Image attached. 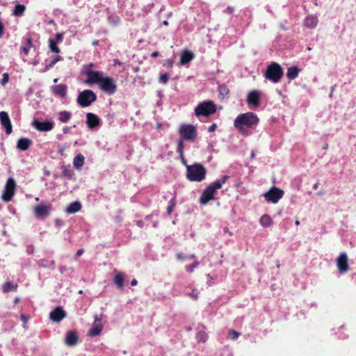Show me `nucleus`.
<instances>
[{"mask_svg":"<svg viewBox=\"0 0 356 356\" xmlns=\"http://www.w3.org/2000/svg\"><path fill=\"white\" fill-rule=\"evenodd\" d=\"M180 138L178 140L177 152L179 154L184 163H186L184 156V141L188 140L193 142L197 136V129L195 126L188 124H181L178 129Z\"/></svg>","mask_w":356,"mask_h":356,"instance_id":"f257e3e1","label":"nucleus"},{"mask_svg":"<svg viewBox=\"0 0 356 356\" xmlns=\"http://www.w3.org/2000/svg\"><path fill=\"white\" fill-rule=\"evenodd\" d=\"M259 122L257 115L252 112L238 115L234 122L235 128L243 136L248 135V128L256 127Z\"/></svg>","mask_w":356,"mask_h":356,"instance_id":"f03ea898","label":"nucleus"},{"mask_svg":"<svg viewBox=\"0 0 356 356\" xmlns=\"http://www.w3.org/2000/svg\"><path fill=\"white\" fill-rule=\"evenodd\" d=\"M228 179V175H224L220 179H218L215 181L213 183L209 185L202 192L200 197V203L201 204H206L210 200H213V195L216 191L221 188L222 184H224Z\"/></svg>","mask_w":356,"mask_h":356,"instance_id":"7ed1b4c3","label":"nucleus"},{"mask_svg":"<svg viewBox=\"0 0 356 356\" xmlns=\"http://www.w3.org/2000/svg\"><path fill=\"white\" fill-rule=\"evenodd\" d=\"M207 175V169L199 163L186 165V178L191 181L200 182Z\"/></svg>","mask_w":356,"mask_h":356,"instance_id":"20e7f679","label":"nucleus"},{"mask_svg":"<svg viewBox=\"0 0 356 356\" xmlns=\"http://www.w3.org/2000/svg\"><path fill=\"white\" fill-rule=\"evenodd\" d=\"M283 74V69L280 65L277 63L273 62L267 67L265 77L273 83H277L280 81Z\"/></svg>","mask_w":356,"mask_h":356,"instance_id":"39448f33","label":"nucleus"},{"mask_svg":"<svg viewBox=\"0 0 356 356\" xmlns=\"http://www.w3.org/2000/svg\"><path fill=\"white\" fill-rule=\"evenodd\" d=\"M216 106L211 101H204L199 104L195 108V114L196 116H209L215 113Z\"/></svg>","mask_w":356,"mask_h":356,"instance_id":"423d86ee","label":"nucleus"},{"mask_svg":"<svg viewBox=\"0 0 356 356\" xmlns=\"http://www.w3.org/2000/svg\"><path fill=\"white\" fill-rule=\"evenodd\" d=\"M97 100L96 94L91 90L81 92L76 99L77 103L82 107L89 106Z\"/></svg>","mask_w":356,"mask_h":356,"instance_id":"0eeeda50","label":"nucleus"},{"mask_svg":"<svg viewBox=\"0 0 356 356\" xmlns=\"http://www.w3.org/2000/svg\"><path fill=\"white\" fill-rule=\"evenodd\" d=\"M16 187L17 185L15 180L12 177L8 178L6 183L3 193L1 196L2 200L6 202L11 201L13 195L15 193Z\"/></svg>","mask_w":356,"mask_h":356,"instance_id":"6e6552de","label":"nucleus"},{"mask_svg":"<svg viewBox=\"0 0 356 356\" xmlns=\"http://www.w3.org/2000/svg\"><path fill=\"white\" fill-rule=\"evenodd\" d=\"M99 87L103 92L109 95H113L117 91L115 81L109 76L103 77Z\"/></svg>","mask_w":356,"mask_h":356,"instance_id":"1a4fd4ad","label":"nucleus"},{"mask_svg":"<svg viewBox=\"0 0 356 356\" xmlns=\"http://www.w3.org/2000/svg\"><path fill=\"white\" fill-rule=\"evenodd\" d=\"M283 195L284 191L275 186L272 187L264 195L265 200L267 202H270L274 204L278 202V201L283 197Z\"/></svg>","mask_w":356,"mask_h":356,"instance_id":"9d476101","label":"nucleus"},{"mask_svg":"<svg viewBox=\"0 0 356 356\" xmlns=\"http://www.w3.org/2000/svg\"><path fill=\"white\" fill-rule=\"evenodd\" d=\"M87 79L86 80V83L88 85H92V84H98L99 85L103 76L102 72L99 71H95L88 70L86 72Z\"/></svg>","mask_w":356,"mask_h":356,"instance_id":"9b49d317","label":"nucleus"},{"mask_svg":"<svg viewBox=\"0 0 356 356\" xmlns=\"http://www.w3.org/2000/svg\"><path fill=\"white\" fill-rule=\"evenodd\" d=\"M261 92L258 90L250 91L247 97V103L251 108H257L260 104Z\"/></svg>","mask_w":356,"mask_h":356,"instance_id":"f8f14e48","label":"nucleus"},{"mask_svg":"<svg viewBox=\"0 0 356 356\" xmlns=\"http://www.w3.org/2000/svg\"><path fill=\"white\" fill-rule=\"evenodd\" d=\"M337 266L340 273H344L349 268L348 259L345 252L341 253L337 259Z\"/></svg>","mask_w":356,"mask_h":356,"instance_id":"ddd939ff","label":"nucleus"},{"mask_svg":"<svg viewBox=\"0 0 356 356\" xmlns=\"http://www.w3.org/2000/svg\"><path fill=\"white\" fill-rule=\"evenodd\" d=\"M67 314L63 308L60 306H58L52 312H51L49 314V318L53 322L58 323L65 318Z\"/></svg>","mask_w":356,"mask_h":356,"instance_id":"4468645a","label":"nucleus"},{"mask_svg":"<svg viewBox=\"0 0 356 356\" xmlns=\"http://www.w3.org/2000/svg\"><path fill=\"white\" fill-rule=\"evenodd\" d=\"M0 122L1 124L4 127L6 134L9 135L13 131L12 124L10 122V119L7 112L1 111L0 112Z\"/></svg>","mask_w":356,"mask_h":356,"instance_id":"2eb2a0df","label":"nucleus"},{"mask_svg":"<svg viewBox=\"0 0 356 356\" xmlns=\"http://www.w3.org/2000/svg\"><path fill=\"white\" fill-rule=\"evenodd\" d=\"M32 125L39 131H49L53 129L54 123L50 121L40 122L35 120Z\"/></svg>","mask_w":356,"mask_h":356,"instance_id":"dca6fc26","label":"nucleus"},{"mask_svg":"<svg viewBox=\"0 0 356 356\" xmlns=\"http://www.w3.org/2000/svg\"><path fill=\"white\" fill-rule=\"evenodd\" d=\"M86 124L88 128L95 129L100 124V119L97 115L88 113L86 114Z\"/></svg>","mask_w":356,"mask_h":356,"instance_id":"f3484780","label":"nucleus"},{"mask_svg":"<svg viewBox=\"0 0 356 356\" xmlns=\"http://www.w3.org/2000/svg\"><path fill=\"white\" fill-rule=\"evenodd\" d=\"M78 340L79 337L77 333L74 330H71L67 333L65 339V343L68 346H74L77 344Z\"/></svg>","mask_w":356,"mask_h":356,"instance_id":"a211bd4d","label":"nucleus"},{"mask_svg":"<svg viewBox=\"0 0 356 356\" xmlns=\"http://www.w3.org/2000/svg\"><path fill=\"white\" fill-rule=\"evenodd\" d=\"M50 207L49 206L40 204L34 208L35 214L38 218H43L49 214Z\"/></svg>","mask_w":356,"mask_h":356,"instance_id":"6ab92c4d","label":"nucleus"},{"mask_svg":"<svg viewBox=\"0 0 356 356\" xmlns=\"http://www.w3.org/2000/svg\"><path fill=\"white\" fill-rule=\"evenodd\" d=\"M67 87L66 85L60 84L52 87V92L56 96L65 97L67 95Z\"/></svg>","mask_w":356,"mask_h":356,"instance_id":"aec40b11","label":"nucleus"},{"mask_svg":"<svg viewBox=\"0 0 356 356\" xmlns=\"http://www.w3.org/2000/svg\"><path fill=\"white\" fill-rule=\"evenodd\" d=\"M31 144L32 140L31 139L28 138H20L17 142V148L21 151H26L30 147Z\"/></svg>","mask_w":356,"mask_h":356,"instance_id":"412c9836","label":"nucleus"},{"mask_svg":"<svg viewBox=\"0 0 356 356\" xmlns=\"http://www.w3.org/2000/svg\"><path fill=\"white\" fill-rule=\"evenodd\" d=\"M301 69L297 66H291L288 67L286 77L289 80H293L298 77Z\"/></svg>","mask_w":356,"mask_h":356,"instance_id":"4be33fe9","label":"nucleus"},{"mask_svg":"<svg viewBox=\"0 0 356 356\" xmlns=\"http://www.w3.org/2000/svg\"><path fill=\"white\" fill-rule=\"evenodd\" d=\"M194 58V54L192 51H190L188 50H184L180 58V63L181 65H185L192 60Z\"/></svg>","mask_w":356,"mask_h":356,"instance_id":"5701e85b","label":"nucleus"},{"mask_svg":"<svg viewBox=\"0 0 356 356\" xmlns=\"http://www.w3.org/2000/svg\"><path fill=\"white\" fill-rule=\"evenodd\" d=\"M318 24V18L314 15H309L305 19V25L309 29H314Z\"/></svg>","mask_w":356,"mask_h":356,"instance_id":"b1692460","label":"nucleus"},{"mask_svg":"<svg viewBox=\"0 0 356 356\" xmlns=\"http://www.w3.org/2000/svg\"><path fill=\"white\" fill-rule=\"evenodd\" d=\"M81 208V204L79 202H74L67 207L66 212L70 214H73L78 212Z\"/></svg>","mask_w":356,"mask_h":356,"instance_id":"393cba45","label":"nucleus"},{"mask_svg":"<svg viewBox=\"0 0 356 356\" xmlns=\"http://www.w3.org/2000/svg\"><path fill=\"white\" fill-rule=\"evenodd\" d=\"M219 97L221 99L227 98L229 95V89L226 84H221L218 86Z\"/></svg>","mask_w":356,"mask_h":356,"instance_id":"a878e982","label":"nucleus"},{"mask_svg":"<svg viewBox=\"0 0 356 356\" xmlns=\"http://www.w3.org/2000/svg\"><path fill=\"white\" fill-rule=\"evenodd\" d=\"M103 325L101 324H94L89 330L88 334L91 337L99 335L102 331Z\"/></svg>","mask_w":356,"mask_h":356,"instance_id":"bb28decb","label":"nucleus"},{"mask_svg":"<svg viewBox=\"0 0 356 356\" xmlns=\"http://www.w3.org/2000/svg\"><path fill=\"white\" fill-rule=\"evenodd\" d=\"M71 117H72V114L70 112L67 111H60L58 113V120L61 122L65 123L70 120Z\"/></svg>","mask_w":356,"mask_h":356,"instance_id":"cd10ccee","label":"nucleus"},{"mask_svg":"<svg viewBox=\"0 0 356 356\" xmlns=\"http://www.w3.org/2000/svg\"><path fill=\"white\" fill-rule=\"evenodd\" d=\"M84 156L82 154H79L76 155L73 161L74 168L76 169H80L84 163Z\"/></svg>","mask_w":356,"mask_h":356,"instance_id":"c85d7f7f","label":"nucleus"},{"mask_svg":"<svg viewBox=\"0 0 356 356\" xmlns=\"http://www.w3.org/2000/svg\"><path fill=\"white\" fill-rule=\"evenodd\" d=\"M259 222L263 227H268L272 225L273 220L268 215L265 214L260 218Z\"/></svg>","mask_w":356,"mask_h":356,"instance_id":"c756f323","label":"nucleus"},{"mask_svg":"<svg viewBox=\"0 0 356 356\" xmlns=\"http://www.w3.org/2000/svg\"><path fill=\"white\" fill-rule=\"evenodd\" d=\"M113 281L119 289L123 288L124 276L122 273H118L117 275H115Z\"/></svg>","mask_w":356,"mask_h":356,"instance_id":"7c9ffc66","label":"nucleus"},{"mask_svg":"<svg viewBox=\"0 0 356 356\" xmlns=\"http://www.w3.org/2000/svg\"><path fill=\"white\" fill-rule=\"evenodd\" d=\"M17 285L14 284L11 282H6L3 285V291L4 292H8L10 291H15L17 289Z\"/></svg>","mask_w":356,"mask_h":356,"instance_id":"2f4dec72","label":"nucleus"},{"mask_svg":"<svg viewBox=\"0 0 356 356\" xmlns=\"http://www.w3.org/2000/svg\"><path fill=\"white\" fill-rule=\"evenodd\" d=\"M196 340L197 342H205L208 339V334L204 331H199L196 334Z\"/></svg>","mask_w":356,"mask_h":356,"instance_id":"473e14b6","label":"nucleus"},{"mask_svg":"<svg viewBox=\"0 0 356 356\" xmlns=\"http://www.w3.org/2000/svg\"><path fill=\"white\" fill-rule=\"evenodd\" d=\"M25 8H25V6L24 5H22V4H17L15 6V8H14V10H13V14L15 16H20L25 11Z\"/></svg>","mask_w":356,"mask_h":356,"instance_id":"72a5a7b5","label":"nucleus"},{"mask_svg":"<svg viewBox=\"0 0 356 356\" xmlns=\"http://www.w3.org/2000/svg\"><path fill=\"white\" fill-rule=\"evenodd\" d=\"M32 46V40L31 38L26 40V44L21 47V50L26 54L28 55L31 47Z\"/></svg>","mask_w":356,"mask_h":356,"instance_id":"f704fd0d","label":"nucleus"},{"mask_svg":"<svg viewBox=\"0 0 356 356\" xmlns=\"http://www.w3.org/2000/svg\"><path fill=\"white\" fill-rule=\"evenodd\" d=\"M49 48L51 51L54 53L58 54L60 52V49L58 47L56 44V42L52 39L49 40Z\"/></svg>","mask_w":356,"mask_h":356,"instance_id":"c9c22d12","label":"nucleus"},{"mask_svg":"<svg viewBox=\"0 0 356 356\" xmlns=\"http://www.w3.org/2000/svg\"><path fill=\"white\" fill-rule=\"evenodd\" d=\"M239 335L240 333L235 331L234 330H230L228 332V337L232 340H236Z\"/></svg>","mask_w":356,"mask_h":356,"instance_id":"e433bc0d","label":"nucleus"},{"mask_svg":"<svg viewBox=\"0 0 356 356\" xmlns=\"http://www.w3.org/2000/svg\"><path fill=\"white\" fill-rule=\"evenodd\" d=\"M169 79V74L168 73L161 74L159 76V81L163 84H165Z\"/></svg>","mask_w":356,"mask_h":356,"instance_id":"4c0bfd02","label":"nucleus"},{"mask_svg":"<svg viewBox=\"0 0 356 356\" xmlns=\"http://www.w3.org/2000/svg\"><path fill=\"white\" fill-rule=\"evenodd\" d=\"M199 265L198 261H195L193 264L186 266V270L188 273L193 272L194 269Z\"/></svg>","mask_w":356,"mask_h":356,"instance_id":"58836bf2","label":"nucleus"},{"mask_svg":"<svg viewBox=\"0 0 356 356\" xmlns=\"http://www.w3.org/2000/svg\"><path fill=\"white\" fill-rule=\"evenodd\" d=\"M62 60V58L60 56H56L55 58H54L50 63L48 65L49 67H52L54 66V65L59 60Z\"/></svg>","mask_w":356,"mask_h":356,"instance_id":"ea45409f","label":"nucleus"},{"mask_svg":"<svg viewBox=\"0 0 356 356\" xmlns=\"http://www.w3.org/2000/svg\"><path fill=\"white\" fill-rule=\"evenodd\" d=\"M2 76L3 77H2L0 83L1 85H5L6 83L8 82L9 75L8 73H3Z\"/></svg>","mask_w":356,"mask_h":356,"instance_id":"a19ab883","label":"nucleus"},{"mask_svg":"<svg viewBox=\"0 0 356 356\" xmlns=\"http://www.w3.org/2000/svg\"><path fill=\"white\" fill-rule=\"evenodd\" d=\"M189 296L195 300L198 298V293L196 289H193L191 293H189Z\"/></svg>","mask_w":356,"mask_h":356,"instance_id":"79ce46f5","label":"nucleus"},{"mask_svg":"<svg viewBox=\"0 0 356 356\" xmlns=\"http://www.w3.org/2000/svg\"><path fill=\"white\" fill-rule=\"evenodd\" d=\"M63 175L65 177L70 178L72 177V172L70 170H67V169L65 168L63 170Z\"/></svg>","mask_w":356,"mask_h":356,"instance_id":"37998d69","label":"nucleus"},{"mask_svg":"<svg viewBox=\"0 0 356 356\" xmlns=\"http://www.w3.org/2000/svg\"><path fill=\"white\" fill-rule=\"evenodd\" d=\"M63 39V34L61 33H58L56 35V42H61Z\"/></svg>","mask_w":356,"mask_h":356,"instance_id":"c03bdc74","label":"nucleus"},{"mask_svg":"<svg viewBox=\"0 0 356 356\" xmlns=\"http://www.w3.org/2000/svg\"><path fill=\"white\" fill-rule=\"evenodd\" d=\"M177 259L179 261H184L186 259V257L182 252H179L176 255Z\"/></svg>","mask_w":356,"mask_h":356,"instance_id":"a18cd8bd","label":"nucleus"},{"mask_svg":"<svg viewBox=\"0 0 356 356\" xmlns=\"http://www.w3.org/2000/svg\"><path fill=\"white\" fill-rule=\"evenodd\" d=\"M217 126L216 124H211L209 127V132H213L216 130Z\"/></svg>","mask_w":356,"mask_h":356,"instance_id":"49530a36","label":"nucleus"},{"mask_svg":"<svg viewBox=\"0 0 356 356\" xmlns=\"http://www.w3.org/2000/svg\"><path fill=\"white\" fill-rule=\"evenodd\" d=\"M173 207H174V204H170L168 207L167 212H168V214H170L172 213Z\"/></svg>","mask_w":356,"mask_h":356,"instance_id":"de8ad7c7","label":"nucleus"},{"mask_svg":"<svg viewBox=\"0 0 356 356\" xmlns=\"http://www.w3.org/2000/svg\"><path fill=\"white\" fill-rule=\"evenodd\" d=\"M136 225L140 227H143L144 226V222L143 220H138L136 221Z\"/></svg>","mask_w":356,"mask_h":356,"instance_id":"09e8293b","label":"nucleus"},{"mask_svg":"<svg viewBox=\"0 0 356 356\" xmlns=\"http://www.w3.org/2000/svg\"><path fill=\"white\" fill-rule=\"evenodd\" d=\"M20 318H21V320H22V321H24V323H26V322H27V321H28V318H27V316H25V315H24V314L21 315Z\"/></svg>","mask_w":356,"mask_h":356,"instance_id":"8fccbe9b","label":"nucleus"},{"mask_svg":"<svg viewBox=\"0 0 356 356\" xmlns=\"http://www.w3.org/2000/svg\"><path fill=\"white\" fill-rule=\"evenodd\" d=\"M113 63H114V65H119V66L122 65V62H120V61L119 60H118V59H115V60H113Z\"/></svg>","mask_w":356,"mask_h":356,"instance_id":"3c124183","label":"nucleus"},{"mask_svg":"<svg viewBox=\"0 0 356 356\" xmlns=\"http://www.w3.org/2000/svg\"><path fill=\"white\" fill-rule=\"evenodd\" d=\"M159 55V53L158 51H154L151 54V57L152 58H156L158 57Z\"/></svg>","mask_w":356,"mask_h":356,"instance_id":"603ef678","label":"nucleus"},{"mask_svg":"<svg viewBox=\"0 0 356 356\" xmlns=\"http://www.w3.org/2000/svg\"><path fill=\"white\" fill-rule=\"evenodd\" d=\"M70 129H71L70 127H66L63 128V131L64 134H67L70 131Z\"/></svg>","mask_w":356,"mask_h":356,"instance_id":"864d4df0","label":"nucleus"},{"mask_svg":"<svg viewBox=\"0 0 356 356\" xmlns=\"http://www.w3.org/2000/svg\"><path fill=\"white\" fill-rule=\"evenodd\" d=\"M83 252H84L83 249L78 250L77 252H76V256L79 257V256L82 255Z\"/></svg>","mask_w":356,"mask_h":356,"instance_id":"5fc2aeb1","label":"nucleus"},{"mask_svg":"<svg viewBox=\"0 0 356 356\" xmlns=\"http://www.w3.org/2000/svg\"><path fill=\"white\" fill-rule=\"evenodd\" d=\"M138 284V281L136 279H133L131 282V286H136Z\"/></svg>","mask_w":356,"mask_h":356,"instance_id":"6e6d98bb","label":"nucleus"},{"mask_svg":"<svg viewBox=\"0 0 356 356\" xmlns=\"http://www.w3.org/2000/svg\"><path fill=\"white\" fill-rule=\"evenodd\" d=\"M95 318V322L96 323L97 321H101V318L98 317L97 315H95L94 316Z\"/></svg>","mask_w":356,"mask_h":356,"instance_id":"4d7b16f0","label":"nucleus"},{"mask_svg":"<svg viewBox=\"0 0 356 356\" xmlns=\"http://www.w3.org/2000/svg\"><path fill=\"white\" fill-rule=\"evenodd\" d=\"M92 44L94 46H97L99 44V41L98 40H95L92 42Z\"/></svg>","mask_w":356,"mask_h":356,"instance_id":"13d9d810","label":"nucleus"},{"mask_svg":"<svg viewBox=\"0 0 356 356\" xmlns=\"http://www.w3.org/2000/svg\"><path fill=\"white\" fill-rule=\"evenodd\" d=\"M167 62H168V65L170 67H172V66L173 62H172V60H168Z\"/></svg>","mask_w":356,"mask_h":356,"instance_id":"bf43d9fd","label":"nucleus"},{"mask_svg":"<svg viewBox=\"0 0 356 356\" xmlns=\"http://www.w3.org/2000/svg\"><path fill=\"white\" fill-rule=\"evenodd\" d=\"M163 25H164V26H168V21H166V20L163 21Z\"/></svg>","mask_w":356,"mask_h":356,"instance_id":"052dcab7","label":"nucleus"},{"mask_svg":"<svg viewBox=\"0 0 356 356\" xmlns=\"http://www.w3.org/2000/svg\"><path fill=\"white\" fill-rule=\"evenodd\" d=\"M295 224L296 225H300V221L299 220H296Z\"/></svg>","mask_w":356,"mask_h":356,"instance_id":"680f3d73","label":"nucleus"},{"mask_svg":"<svg viewBox=\"0 0 356 356\" xmlns=\"http://www.w3.org/2000/svg\"><path fill=\"white\" fill-rule=\"evenodd\" d=\"M189 257L190 259H193L195 258V254H191Z\"/></svg>","mask_w":356,"mask_h":356,"instance_id":"e2e57ef3","label":"nucleus"},{"mask_svg":"<svg viewBox=\"0 0 356 356\" xmlns=\"http://www.w3.org/2000/svg\"><path fill=\"white\" fill-rule=\"evenodd\" d=\"M323 149H327V144L324 145Z\"/></svg>","mask_w":356,"mask_h":356,"instance_id":"0e129e2a","label":"nucleus"},{"mask_svg":"<svg viewBox=\"0 0 356 356\" xmlns=\"http://www.w3.org/2000/svg\"><path fill=\"white\" fill-rule=\"evenodd\" d=\"M317 188H318L317 184H315V185L314 186V189H316Z\"/></svg>","mask_w":356,"mask_h":356,"instance_id":"69168bd1","label":"nucleus"},{"mask_svg":"<svg viewBox=\"0 0 356 356\" xmlns=\"http://www.w3.org/2000/svg\"><path fill=\"white\" fill-rule=\"evenodd\" d=\"M251 156H252V157H254V152H252V153H251Z\"/></svg>","mask_w":356,"mask_h":356,"instance_id":"338daca9","label":"nucleus"},{"mask_svg":"<svg viewBox=\"0 0 356 356\" xmlns=\"http://www.w3.org/2000/svg\"><path fill=\"white\" fill-rule=\"evenodd\" d=\"M57 81H58V79H54V82L56 83V82H57Z\"/></svg>","mask_w":356,"mask_h":356,"instance_id":"774afa93","label":"nucleus"}]
</instances>
